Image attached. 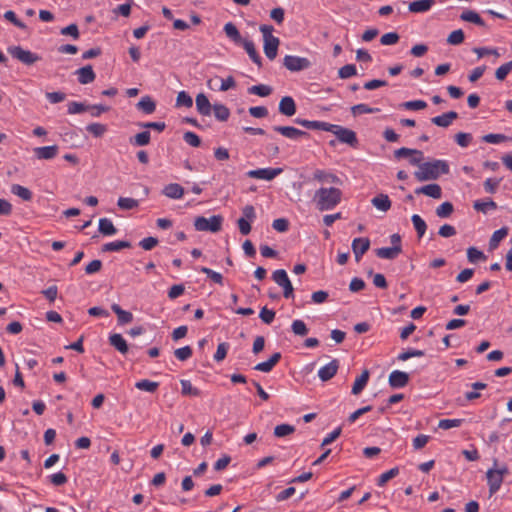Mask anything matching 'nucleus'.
<instances>
[{
  "instance_id": "60",
  "label": "nucleus",
  "mask_w": 512,
  "mask_h": 512,
  "mask_svg": "<svg viewBox=\"0 0 512 512\" xmlns=\"http://www.w3.org/2000/svg\"><path fill=\"white\" fill-rule=\"evenodd\" d=\"M512 70V61H509L503 65H501L500 67H498L496 69V72H495V77L498 79V80H504L506 78V76L511 72Z\"/></svg>"
},
{
  "instance_id": "4",
  "label": "nucleus",
  "mask_w": 512,
  "mask_h": 512,
  "mask_svg": "<svg viewBox=\"0 0 512 512\" xmlns=\"http://www.w3.org/2000/svg\"><path fill=\"white\" fill-rule=\"evenodd\" d=\"M223 218L220 215H213L210 218L203 216L196 217L194 227L197 231L218 232L221 229Z\"/></svg>"
},
{
  "instance_id": "51",
  "label": "nucleus",
  "mask_w": 512,
  "mask_h": 512,
  "mask_svg": "<svg viewBox=\"0 0 512 512\" xmlns=\"http://www.w3.org/2000/svg\"><path fill=\"white\" fill-rule=\"evenodd\" d=\"M88 105L82 102L72 101L68 104L67 112L70 115L80 114L84 111H88Z\"/></svg>"
},
{
  "instance_id": "56",
  "label": "nucleus",
  "mask_w": 512,
  "mask_h": 512,
  "mask_svg": "<svg viewBox=\"0 0 512 512\" xmlns=\"http://www.w3.org/2000/svg\"><path fill=\"white\" fill-rule=\"evenodd\" d=\"M455 141L460 147L466 148L472 142V135L470 133L459 132L455 135Z\"/></svg>"
},
{
  "instance_id": "64",
  "label": "nucleus",
  "mask_w": 512,
  "mask_h": 512,
  "mask_svg": "<svg viewBox=\"0 0 512 512\" xmlns=\"http://www.w3.org/2000/svg\"><path fill=\"white\" fill-rule=\"evenodd\" d=\"M399 35L396 32H389L381 36L380 43L382 45H394L398 42Z\"/></svg>"
},
{
  "instance_id": "36",
  "label": "nucleus",
  "mask_w": 512,
  "mask_h": 512,
  "mask_svg": "<svg viewBox=\"0 0 512 512\" xmlns=\"http://www.w3.org/2000/svg\"><path fill=\"white\" fill-rule=\"evenodd\" d=\"M11 192L21 198L24 201H30L32 199V192L19 184H14L11 186Z\"/></svg>"
},
{
  "instance_id": "25",
  "label": "nucleus",
  "mask_w": 512,
  "mask_h": 512,
  "mask_svg": "<svg viewBox=\"0 0 512 512\" xmlns=\"http://www.w3.org/2000/svg\"><path fill=\"white\" fill-rule=\"evenodd\" d=\"M280 358L281 354L279 352H276L267 361L258 363L254 367V369L260 372L268 373L279 362Z\"/></svg>"
},
{
  "instance_id": "22",
  "label": "nucleus",
  "mask_w": 512,
  "mask_h": 512,
  "mask_svg": "<svg viewBox=\"0 0 512 512\" xmlns=\"http://www.w3.org/2000/svg\"><path fill=\"white\" fill-rule=\"evenodd\" d=\"M436 3V0H417L409 3L408 9L412 13L428 12Z\"/></svg>"
},
{
  "instance_id": "1",
  "label": "nucleus",
  "mask_w": 512,
  "mask_h": 512,
  "mask_svg": "<svg viewBox=\"0 0 512 512\" xmlns=\"http://www.w3.org/2000/svg\"><path fill=\"white\" fill-rule=\"evenodd\" d=\"M342 199V191L335 187H321L315 191L313 201L319 211L334 209Z\"/></svg>"
},
{
  "instance_id": "13",
  "label": "nucleus",
  "mask_w": 512,
  "mask_h": 512,
  "mask_svg": "<svg viewBox=\"0 0 512 512\" xmlns=\"http://www.w3.org/2000/svg\"><path fill=\"white\" fill-rule=\"evenodd\" d=\"M59 147L57 145L42 146L34 149V154L39 160H51L58 154Z\"/></svg>"
},
{
  "instance_id": "43",
  "label": "nucleus",
  "mask_w": 512,
  "mask_h": 512,
  "mask_svg": "<svg viewBox=\"0 0 512 512\" xmlns=\"http://www.w3.org/2000/svg\"><path fill=\"white\" fill-rule=\"evenodd\" d=\"M181 393L188 396H200V390L192 385L189 380H181Z\"/></svg>"
},
{
  "instance_id": "11",
  "label": "nucleus",
  "mask_w": 512,
  "mask_h": 512,
  "mask_svg": "<svg viewBox=\"0 0 512 512\" xmlns=\"http://www.w3.org/2000/svg\"><path fill=\"white\" fill-rule=\"evenodd\" d=\"M370 247V241L366 237L355 238L352 241V250L355 255L356 261H359L360 258L368 251Z\"/></svg>"
},
{
  "instance_id": "16",
  "label": "nucleus",
  "mask_w": 512,
  "mask_h": 512,
  "mask_svg": "<svg viewBox=\"0 0 512 512\" xmlns=\"http://www.w3.org/2000/svg\"><path fill=\"white\" fill-rule=\"evenodd\" d=\"M313 178L323 184H341V180L337 175L321 169L313 173Z\"/></svg>"
},
{
  "instance_id": "62",
  "label": "nucleus",
  "mask_w": 512,
  "mask_h": 512,
  "mask_svg": "<svg viewBox=\"0 0 512 512\" xmlns=\"http://www.w3.org/2000/svg\"><path fill=\"white\" fill-rule=\"evenodd\" d=\"M183 139L188 145L192 147H199L201 144L200 137L192 131L185 132L183 135Z\"/></svg>"
},
{
  "instance_id": "15",
  "label": "nucleus",
  "mask_w": 512,
  "mask_h": 512,
  "mask_svg": "<svg viewBox=\"0 0 512 512\" xmlns=\"http://www.w3.org/2000/svg\"><path fill=\"white\" fill-rule=\"evenodd\" d=\"M389 385L393 388H403L409 381V376L406 372L394 370L389 375Z\"/></svg>"
},
{
  "instance_id": "53",
  "label": "nucleus",
  "mask_w": 512,
  "mask_h": 512,
  "mask_svg": "<svg viewBox=\"0 0 512 512\" xmlns=\"http://www.w3.org/2000/svg\"><path fill=\"white\" fill-rule=\"evenodd\" d=\"M464 422V419H441L438 427L444 430L459 427Z\"/></svg>"
},
{
  "instance_id": "33",
  "label": "nucleus",
  "mask_w": 512,
  "mask_h": 512,
  "mask_svg": "<svg viewBox=\"0 0 512 512\" xmlns=\"http://www.w3.org/2000/svg\"><path fill=\"white\" fill-rule=\"evenodd\" d=\"M137 107L145 114H152L156 109V103L150 96H143L137 103Z\"/></svg>"
},
{
  "instance_id": "45",
  "label": "nucleus",
  "mask_w": 512,
  "mask_h": 512,
  "mask_svg": "<svg viewBox=\"0 0 512 512\" xmlns=\"http://www.w3.org/2000/svg\"><path fill=\"white\" fill-rule=\"evenodd\" d=\"M117 205L120 209L131 210L138 207V200L130 197H120L117 201Z\"/></svg>"
},
{
  "instance_id": "26",
  "label": "nucleus",
  "mask_w": 512,
  "mask_h": 512,
  "mask_svg": "<svg viewBox=\"0 0 512 512\" xmlns=\"http://www.w3.org/2000/svg\"><path fill=\"white\" fill-rule=\"evenodd\" d=\"M111 309L117 315L119 325H125L133 321V314L122 309L118 304H112Z\"/></svg>"
},
{
  "instance_id": "48",
  "label": "nucleus",
  "mask_w": 512,
  "mask_h": 512,
  "mask_svg": "<svg viewBox=\"0 0 512 512\" xmlns=\"http://www.w3.org/2000/svg\"><path fill=\"white\" fill-rule=\"evenodd\" d=\"M295 431V427L290 424H280L274 428V435L276 437H285L292 434Z\"/></svg>"
},
{
  "instance_id": "9",
  "label": "nucleus",
  "mask_w": 512,
  "mask_h": 512,
  "mask_svg": "<svg viewBox=\"0 0 512 512\" xmlns=\"http://www.w3.org/2000/svg\"><path fill=\"white\" fill-rule=\"evenodd\" d=\"M338 369L339 361L337 359H333L318 370V377L321 381L326 382L335 376Z\"/></svg>"
},
{
  "instance_id": "52",
  "label": "nucleus",
  "mask_w": 512,
  "mask_h": 512,
  "mask_svg": "<svg viewBox=\"0 0 512 512\" xmlns=\"http://www.w3.org/2000/svg\"><path fill=\"white\" fill-rule=\"evenodd\" d=\"M357 74L356 66L353 64H347L342 66L338 71V76L341 79H347Z\"/></svg>"
},
{
  "instance_id": "30",
  "label": "nucleus",
  "mask_w": 512,
  "mask_h": 512,
  "mask_svg": "<svg viewBox=\"0 0 512 512\" xmlns=\"http://www.w3.org/2000/svg\"><path fill=\"white\" fill-rule=\"evenodd\" d=\"M369 380V371L364 370L362 374L357 377L354 381V384L352 386V394L358 395L362 392V390L365 388Z\"/></svg>"
},
{
  "instance_id": "37",
  "label": "nucleus",
  "mask_w": 512,
  "mask_h": 512,
  "mask_svg": "<svg viewBox=\"0 0 512 512\" xmlns=\"http://www.w3.org/2000/svg\"><path fill=\"white\" fill-rule=\"evenodd\" d=\"M130 246H131V244L128 241L116 240V241L104 244L102 251H104V252L120 251L121 249L129 248Z\"/></svg>"
},
{
  "instance_id": "19",
  "label": "nucleus",
  "mask_w": 512,
  "mask_h": 512,
  "mask_svg": "<svg viewBox=\"0 0 512 512\" xmlns=\"http://www.w3.org/2000/svg\"><path fill=\"white\" fill-rule=\"evenodd\" d=\"M263 41H264L263 49H264V53H265L266 57L269 60L275 59L277 56V51H278V47L280 44L279 38L278 37L268 38Z\"/></svg>"
},
{
  "instance_id": "44",
  "label": "nucleus",
  "mask_w": 512,
  "mask_h": 512,
  "mask_svg": "<svg viewBox=\"0 0 512 512\" xmlns=\"http://www.w3.org/2000/svg\"><path fill=\"white\" fill-rule=\"evenodd\" d=\"M192 105H193L192 97L186 91H180L176 98V106L191 108Z\"/></svg>"
},
{
  "instance_id": "38",
  "label": "nucleus",
  "mask_w": 512,
  "mask_h": 512,
  "mask_svg": "<svg viewBox=\"0 0 512 512\" xmlns=\"http://www.w3.org/2000/svg\"><path fill=\"white\" fill-rule=\"evenodd\" d=\"M411 221L418 237L422 238L427 230L426 222L418 214L412 215Z\"/></svg>"
},
{
  "instance_id": "54",
  "label": "nucleus",
  "mask_w": 512,
  "mask_h": 512,
  "mask_svg": "<svg viewBox=\"0 0 512 512\" xmlns=\"http://www.w3.org/2000/svg\"><path fill=\"white\" fill-rule=\"evenodd\" d=\"M291 329L295 335L299 336H305L308 333L306 324L300 319L294 320L292 322Z\"/></svg>"
},
{
  "instance_id": "47",
  "label": "nucleus",
  "mask_w": 512,
  "mask_h": 512,
  "mask_svg": "<svg viewBox=\"0 0 512 512\" xmlns=\"http://www.w3.org/2000/svg\"><path fill=\"white\" fill-rule=\"evenodd\" d=\"M272 278L280 287L291 282L284 269L275 270L272 274Z\"/></svg>"
},
{
  "instance_id": "41",
  "label": "nucleus",
  "mask_w": 512,
  "mask_h": 512,
  "mask_svg": "<svg viewBox=\"0 0 512 512\" xmlns=\"http://www.w3.org/2000/svg\"><path fill=\"white\" fill-rule=\"evenodd\" d=\"M158 386H159L158 382L150 381L147 379H143V380L137 381L135 383V387L137 389H139L141 391L150 392V393L155 392L157 390Z\"/></svg>"
},
{
  "instance_id": "3",
  "label": "nucleus",
  "mask_w": 512,
  "mask_h": 512,
  "mask_svg": "<svg viewBox=\"0 0 512 512\" xmlns=\"http://www.w3.org/2000/svg\"><path fill=\"white\" fill-rule=\"evenodd\" d=\"M508 472L506 464H498L497 460H494L493 466L486 472L487 485L491 496L500 490L504 477Z\"/></svg>"
},
{
  "instance_id": "39",
  "label": "nucleus",
  "mask_w": 512,
  "mask_h": 512,
  "mask_svg": "<svg viewBox=\"0 0 512 512\" xmlns=\"http://www.w3.org/2000/svg\"><path fill=\"white\" fill-rule=\"evenodd\" d=\"M212 110L215 118L219 121H226L230 116L229 109L223 104H214Z\"/></svg>"
},
{
  "instance_id": "42",
  "label": "nucleus",
  "mask_w": 512,
  "mask_h": 512,
  "mask_svg": "<svg viewBox=\"0 0 512 512\" xmlns=\"http://www.w3.org/2000/svg\"><path fill=\"white\" fill-rule=\"evenodd\" d=\"M248 92L250 94L257 95L260 97H267L271 94L272 88L268 85L259 84V85L251 86L248 89Z\"/></svg>"
},
{
  "instance_id": "49",
  "label": "nucleus",
  "mask_w": 512,
  "mask_h": 512,
  "mask_svg": "<svg viewBox=\"0 0 512 512\" xmlns=\"http://www.w3.org/2000/svg\"><path fill=\"white\" fill-rule=\"evenodd\" d=\"M453 210H454V208H453L452 203H450L448 201L443 202L442 204H440L437 207L436 215L440 218H447L452 214Z\"/></svg>"
},
{
  "instance_id": "14",
  "label": "nucleus",
  "mask_w": 512,
  "mask_h": 512,
  "mask_svg": "<svg viewBox=\"0 0 512 512\" xmlns=\"http://www.w3.org/2000/svg\"><path fill=\"white\" fill-rule=\"evenodd\" d=\"M75 74L77 75L78 82L82 85L90 84L96 78V74L91 65L77 69Z\"/></svg>"
},
{
  "instance_id": "2",
  "label": "nucleus",
  "mask_w": 512,
  "mask_h": 512,
  "mask_svg": "<svg viewBox=\"0 0 512 512\" xmlns=\"http://www.w3.org/2000/svg\"><path fill=\"white\" fill-rule=\"evenodd\" d=\"M448 172V163L445 160L436 159L419 165L418 170L414 172V176L418 181L424 182L436 180L441 175L447 174Z\"/></svg>"
},
{
  "instance_id": "20",
  "label": "nucleus",
  "mask_w": 512,
  "mask_h": 512,
  "mask_svg": "<svg viewBox=\"0 0 512 512\" xmlns=\"http://www.w3.org/2000/svg\"><path fill=\"white\" fill-rule=\"evenodd\" d=\"M279 112L287 117H291L296 113V104L292 97L285 96L279 102Z\"/></svg>"
},
{
  "instance_id": "40",
  "label": "nucleus",
  "mask_w": 512,
  "mask_h": 512,
  "mask_svg": "<svg viewBox=\"0 0 512 512\" xmlns=\"http://www.w3.org/2000/svg\"><path fill=\"white\" fill-rule=\"evenodd\" d=\"M507 233L508 232H507L506 228H500V229L494 231V233L492 234L490 241H489L490 248L491 249L497 248L499 243L506 237Z\"/></svg>"
},
{
  "instance_id": "17",
  "label": "nucleus",
  "mask_w": 512,
  "mask_h": 512,
  "mask_svg": "<svg viewBox=\"0 0 512 512\" xmlns=\"http://www.w3.org/2000/svg\"><path fill=\"white\" fill-rule=\"evenodd\" d=\"M416 194H423L434 199H440L442 197V189L440 185L436 183L421 186L415 189Z\"/></svg>"
},
{
  "instance_id": "55",
  "label": "nucleus",
  "mask_w": 512,
  "mask_h": 512,
  "mask_svg": "<svg viewBox=\"0 0 512 512\" xmlns=\"http://www.w3.org/2000/svg\"><path fill=\"white\" fill-rule=\"evenodd\" d=\"M86 130L95 137H101L107 131V127L101 123H91L86 126Z\"/></svg>"
},
{
  "instance_id": "58",
  "label": "nucleus",
  "mask_w": 512,
  "mask_h": 512,
  "mask_svg": "<svg viewBox=\"0 0 512 512\" xmlns=\"http://www.w3.org/2000/svg\"><path fill=\"white\" fill-rule=\"evenodd\" d=\"M501 178H487L484 181V189L487 193L494 194L501 183Z\"/></svg>"
},
{
  "instance_id": "10",
  "label": "nucleus",
  "mask_w": 512,
  "mask_h": 512,
  "mask_svg": "<svg viewBox=\"0 0 512 512\" xmlns=\"http://www.w3.org/2000/svg\"><path fill=\"white\" fill-rule=\"evenodd\" d=\"M273 130L291 140H298L299 138L308 135L305 131L292 126H274Z\"/></svg>"
},
{
  "instance_id": "61",
  "label": "nucleus",
  "mask_w": 512,
  "mask_h": 512,
  "mask_svg": "<svg viewBox=\"0 0 512 512\" xmlns=\"http://www.w3.org/2000/svg\"><path fill=\"white\" fill-rule=\"evenodd\" d=\"M131 142L137 146H145L150 142V132L143 131L134 136V139Z\"/></svg>"
},
{
  "instance_id": "8",
  "label": "nucleus",
  "mask_w": 512,
  "mask_h": 512,
  "mask_svg": "<svg viewBox=\"0 0 512 512\" xmlns=\"http://www.w3.org/2000/svg\"><path fill=\"white\" fill-rule=\"evenodd\" d=\"M283 172L282 168H259L249 170L246 175L249 178L271 181Z\"/></svg>"
},
{
  "instance_id": "34",
  "label": "nucleus",
  "mask_w": 512,
  "mask_h": 512,
  "mask_svg": "<svg viewBox=\"0 0 512 512\" xmlns=\"http://www.w3.org/2000/svg\"><path fill=\"white\" fill-rule=\"evenodd\" d=\"M473 207L475 210L482 212L484 214L488 213L490 210H495L497 208V204L489 199V200H477L474 202Z\"/></svg>"
},
{
  "instance_id": "28",
  "label": "nucleus",
  "mask_w": 512,
  "mask_h": 512,
  "mask_svg": "<svg viewBox=\"0 0 512 512\" xmlns=\"http://www.w3.org/2000/svg\"><path fill=\"white\" fill-rule=\"evenodd\" d=\"M402 251V247H381L376 250V255L382 259H395Z\"/></svg>"
},
{
  "instance_id": "21",
  "label": "nucleus",
  "mask_w": 512,
  "mask_h": 512,
  "mask_svg": "<svg viewBox=\"0 0 512 512\" xmlns=\"http://www.w3.org/2000/svg\"><path fill=\"white\" fill-rule=\"evenodd\" d=\"M458 114L454 111H449L447 113H444L442 115L435 116L431 119V122L439 127L447 128L449 127L452 122L457 119Z\"/></svg>"
},
{
  "instance_id": "63",
  "label": "nucleus",
  "mask_w": 512,
  "mask_h": 512,
  "mask_svg": "<svg viewBox=\"0 0 512 512\" xmlns=\"http://www.w3.org/2000/svg\"><path fill=\"white\" fill-rule=\"evenodd\" d=\"M175 357L180 361H186L192 356V349L190 346H184L181 348H178L174 352Z\"/></svg>"
},
{
  "instance_id": "29",
  "label": "nucleus",
  "mask_w": 512,
  "mask_h": 512,
  "mask_svg": "<svg viewBox=\"0 0 512 512\" xmlns=\"http://www.w3.org/2000/svg\"><path fill=\"white\" fill-rule=\"evenodd\" d=\"M109 342L120 353L126 354L128 352L127 342L121 334L115 333L110 335Z\"/></svg>"
},
{
  "instance_id": "31",
  "label": "nucleus",
  "mask_w": 512,
  "mask_h": 512,
  "mask_svg": "<svg viewBox=\"0 0 512 512\" xmlns=\"http://www.w3.org/2000/svg\"><path fill=\"white\" fill-rule=\"evenodd\" d=\"M241 45L243 46V48L245 49V51L249 55L250 59L256 65H258L260 67L261 66V57L259 56V54H258V52H257V50L255 48L254 43L251 40L246 39Z\"/></svg>"
},
{
  "instance_id": "24",
  "label": "nucleus",
  "mask_w": 512,
  "mask_h": 512,
  "mask_svg": "<svg viewBox=\"0 0 512 512\" xmlns=\"http://www.w3.org/2000/svg\"><path fill=\"white\" fill-rule=\"evenodd\" d=\"M223 30L226 36L237 45H241L246 40L242 38L238 28L232 22L226 23L223 27Z\"/></svg>"
},
{
  "instance_id": "23",
  "label": "nucleus",
  "mask_w": 512,
  "mask_h": 512,
  "mask_svg": "<svg viewBox=\"0 0 512 512\" xmlns=\"http://www.w3.org/2000/svg\"><path fill=\"white\" fill-rule=\"evenodd\" d=\"M162 194L170 199H181L184 195V189L180 184L170 183L164 186Z\"/></svg>"
},
{
  "instance_id": "50",
  "label": "nucleus",
  "mask_w": 512,
  "mask_h": 512,
  "mask_svg": "<svg viewBox=\"0 0 512 512\" xmlns=\"http://www.w3.org/2000/svg\"><path fill=\"white\" fill-rule=\"evenodd\" d=\"M464 32L462 29L452 31L447 37V43L450 45H459L464 41Z\"/></svg>"
},
{
  "instance_id": "46",
  "label": "nucleus",
  "mask_w": 512,
  "mask_h": 512,
  "mask_svg": "<svg viewBox=\"0 0 512 512\" xmlns=\"http://www.w3.org/2000/svg\"><path fill=\"white\" fill-rule=\"evenodd\" d=\"M398 474H399V469L397 467H394V468L382 473L377 480V485L380 487L384 486L389 480L396 477Z\"/></svg>"
},
{
  "instance_id": "59",
  "label": "nucleus",
  "mask_w": 512,
  "mask_h": 512,
  "mask_svg": "<svg viewBox=\"0 0 512 512\" xmlns=\"http://www.w3.org/2000/svg\"><path fill=\"white\" fill-rule=\"evenodd\" d=\"M199 271L206 274L213 282L219 285L223 284V277L220 273L207 267H201Z\"/></svg>"
},
{
  "instance_id": "35",
  "label": "nucleus",
  "mask_w": 512,
  "mask_h": 512,
  "mask_svg": "<svg viewBox=\"0 0 512 512\" xmlns=\"http://www.w3.org/2000/svg\"><path fill=\"white\" fill-rule=\"evenodd\" d=\"M460 19L463 21H466V22L474 23L479 26H484V24H485L483 19L480 17V15L477 12L472 11V10H466V11L462 12L460 15Z\"/></svg>"
},
{
  "instance_id": "27",
  "label": "nucleus",
  "mask_w": 512,
  "mask_h": 512,
  "mask_svg": "<svg viewBox=\"0 0 512 512\" xmlns=\"http://www.w3.org/2000/svg\"><path fill=\"white\" fill-rule=\"evenodd\" d=\"M371 204L379 211L387 212L391 208V200L387 194H379L372 198Z\"/></svg>"
},
{
  "instance_id": "12",
  "label": "nucleus",
  "mask_w": 512,
  "mask_h": 512,
  "mask_svg": "<svg viewBox=\"0 0 512 512\" xmlns=\"http://www.w3.org/2000/svg\"><path fill=\"white\" fill-rule=\"evenodd\" d=\"M295 122L307 129L321 130V131H327V132H331L332 128L334 126V124H330V123L323 122V121H310V120L299 119V118H297L295 120Z\"/></svg>"
},
{
  "instance_id": "6",
  "label": "nucleus",
  "mask_w": 512,
  "mask_h": 512,
  "mask_svg": "<svg viewBox=\"0 0 512 512\" xmlns=\"http://www.w3.org/2000/svg\"><path fill=\"white\" fill-rule=\"evenodd\" d=\"M8 51L13 58L26 65H32L40 60V57L36 53L25 50L21 46H12Z\"/></svg>"
},
{
  "instance_id": "32",
  "label": "nucleus",
  "mask_w": 512,
  "mask_h": 512,
  "mask_svg": "<svg viewBox=\"0 0 512 512\" xmlns=\"http://www.w3.org/2000/svg\"><path fill=\"white\" fill-rule=\"evenodd\" d=\"M98 230L105 236H113L117 232L113 222L108 218H101L99 220Z\"/></svg>"
},
{
  "instance_id": "57",
  "label": "nucleus",
  "mask_w": 512,
  "mask_h": 512,
  "mask_svg": "<svg viewBox=\"0 0 512 512\" xmlns=\"http://www.w3.org/2000/svg\"><path fill=\"white\" fill-rule=\"evenodd\" d=\"M482 140L484 142L490 143V144H499L501 142L509 140V138L507 136H505L504 134H493V133H490V134L484 135L482 137Z\"/></svg>"
},
{
  "instance_id": "5",
  "label": "nucleus",
  "mask_w": 512,
  "mask_h": 512,
  "mask_svg": "<svg viewBox=\"0 0 512 512\" xmlns=\"http://www.w3.org/2000/svg\"><path fill=\"white\" fill-rule=\"evenodd\" d=\"M283 65L292 72H299L306 70L312 66L311 61L308 58L286 55L283 59Z\"/></svg>"
},
{
  "instance_id": "7",
  "label": "nucleus",
  "mask_w": 512,
  "mask_h": 512,
  "mask_svg": "<svg viewBox=\"0 0 512 512\" xmlns=\"http://www.w3.org/2000/svg\"><path fill=\"white\" fill-rule=\"evenodd\" d=\"M331 133H333L342 143L348 144L352 147L357 145L358 141L356 133L353 130L334 124Z\"/></svg>"
},
{
  "instance_id": "18",
  "label": "nucleus",
  "mask_w": 512,
  "mask_h": 512,
  "mask_svg": "<svg viewBox=\"0 0 512 512\" xmlns=\"http://www.w3.org/2000/svg\"><path fill=\"white\" fill-rule=\"evenodd\" d=\"M196 109L199 114L203 116H210L212 113V105L204 93H199L196 96Z\"/></svg>"
}]
</instances>
